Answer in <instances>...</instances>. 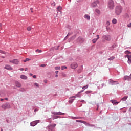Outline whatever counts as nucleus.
<instances>
[{
	"mask_svg": "<svg viewBox=\"0 0 131 131\" xmlns=\"http://www.w3.org/2000/svg\"><path fill=\"white\" fill-rule=\"evenodd\" d=\"M122 10H123L122 6L120 5H118L116 6L115 8V13L116 15L119 16V15H120L121 13H122Z\"/></svg>",
	"mask_w": 131,
	"mask_h": 131,
	"instance_id": "nucleus-1",
	"label": "nucleus"
},
{
	"mask_svg": "<svg viewBox=\"0 0 131 131\" xmlns=\"http://www.w3.org/2000/svg\"><path fill=\"white\" fill-rule=\"evenodd\" d=\"M110 40H111V36L110 35L102 36V41H110Z\"/></svg>",
	"mask_w": 131,
	"mask_h": 131,
	"instance_id": "nucleus-2",
	"label": "nucleus"
},
{
	"mask_svg": "<svg viewBox=\"0 0 131 131\" xmlns=\"http://www.w3.org/2000/svg\"><path fill=\"white\" fill-rule=\"evenodd\" d=\"M108 7L111 10L113 9L114 8V2H113L112 0H110L108 3Z\"/></svg>",
	"mask_w": 131,
	"mask_h": 131,
	"instance_id": "nucleus-3",
	"label": "nucleus"
},
{
	"mask_svg": "<svg viewBox=\"0 0 131 131\" xmlns=\"http://www.w3.org/2000/svg\"><path fill=\"white\" fill-rule=\"evenodd\" d=\"M125 54L126 55L125 57L128 58V61H131V52L127 50L125 51Z\"/></svg>",
	"mask_w": 131,
	"mask_h": 131,
	"instance_id": "nucleus-4",
	"label": "nucleus"
},
{
	"mask_svg": "<svg viewBox=\"0 0 131 131\" xmlns=\"http://www.w3.org/2000/svg\"><path fill=\"white\" fill-rule=\"evenodd\" d=\"M2 108L4 110L10 109V108H11V105L9 103H6L2 105Z\"/></svg>",
	"mask_w": 131,
	"mask_h": 131,
	"instance_id": "nucleus-5",
	"label": "nucleus"
},
{
	"mask_svg": "<svg viewBox=\"0 0 131 131\" xmlns=\"http://www.w3.org/2000/svg\"><path fill=\"white\" fill-rule=\"evenodd\" d=\"M78 67V65L76 62H74L72 64H71V68H72V69H75L77 68Z\"/></svg>",
	"mask_w": 131,
	"mask_h": 131,
	"instance_id": "nucleus-6",
	"label": "nucleus"
},
{
	"mask_svg": "<svg viewBox=\"0 0 131 131\" xmlns=\"http://www.w3.org/2000/svg\"><path fill=\"white\" fill-rule=\"evenodd\" d=\"M10 63H12L13 64H15L18 65L19 64V60L18 59H14L13 60H9Z\"/></svg>",
	"mask_w": 131,
	"mask_h": 131,
	"instance_id": "nucleus-7",
	"label": "nucleus"
},
{
	"mask_svg": "<svg viewBox=\"0 0 131 131\" xmlns=\"http://www.w3.org/2000/svg\"><path fill=\"white\" fill-rule=\"evenodd\" d=\"M52 114H54V115H64V114H65V113H61V112H52Z\"/></svg>",
	"mask_w": 131,
	"mask_h": 131,
	"instance_id": "nucleus-8",
	"label": "nucleus"
},
{
	"mask_svg": "<svg viewBox=\"0 0 131 131\" xmlns=\"http://www.w3.org/2000/svg\"><path fill=\"white\" fill-rule=\"evenodd\" d=\"M38 122H39V121H33V122H31L30 125H31V126H35V125H36V124H37L38 123Z\"/></svg>",
	"mask_w": 131,
	"mask_h": 131,
	"instance_id": "nucleus-9",
	"label": "nucleus"
},
{
	"mask_svg": "<svg viewBox=\"0 0 131 131\" xmlns=\"http://www.w3.org/2000/svg\"><path fill=\"white\" fill-rule=\"evenodd\" d=\"M98 4H99V1H95L93 3H92L91 4V6L93 7V8H95V7H97Z\"/></svg>",
	"mask_w": 131,
	"mask_h": 131,
	"instance_id": "nucleus-10",
	"label": "nucleus"
},
{
	"mask_svg": "<svg viewBox=\"0 0 131 131\" xmlns=\"http://www.w3.org/2000/svg\"><path fill=\"white\" fill-rule=\"evenodd\" d=\"M5 69H7V70H13V68L11 67V66L7 64L5 67Z\"/></svg>",
	"mask_w": 131,
	"mask_h": 131,
	"instance_id": "nucleus-11",
	"label": "nucleus"
},
{
	"mask_svg": "<svg viewBox=\"0 0 131 131\" xmlns=\"http://www.w3.org/2000/svg\"><path fill=\"white\" fill-rule=\"evenodd\" d=\"M84 18H85V19H86L87 20H90V19H91V17H90V15L88 14H85L84 16Z\"/></svg>",
	"mask_w": 131,
	"mask_h": 131,
	"instance_id": "nucleus-12",
	"label": "nucleus"
},
{
	"mask_svg": "<svg viewBox=\"0 0 131 131\" xmlns=\"http://www.w3.org/2000/svg\"><path fill=\"white\" fill-rule=\"evenodd\" d=\"M20 78H21V79H25V80L27 79V76H26L24 75H20Z\"/></svg>",
	"mask_w": 131,
	"mask_h": 131,
	"instance_id": "nucleus-13",
	"label": "nucleus"
},
{
	"mask_svg": "<svg viewBox=\"0 0 131 131\" xmlns=\"http://www.w3.org/2000/svg\"><path fill=\"white\" fill-rule=\"evenodd\" d=\"M80 95H79V93H78L77 95H76L75 96H72L71 98L72 99L73 98H80Z\"/></svg>",
	"mask_w": 131,
	"mask_h": 131,
	"instance_id": "nucleus-14",
	"label": "nucleus"
},
{
	"mask_svg": "<svg viewBox=\"0 0 131 131\" xmlns=\"http://www.w3.org/2000/svg\"><path fill=\"white\" fill-rule=\"evenodd\" d=\"M16 86L17 88H21V83L19 82H15Z\"/></svg>",
	"mask_w": 131,
	"mask_h": 131,
	"instance_id": "nucleus-15",
	"label": "nucleus"
},
{
	"mask_svg": "<svg viewBox=\"0 0 131 131\" xmlns=\"http://www.w3.org/2000/svg\"><path fill=\"white\" fill-rule=\"evenodd\" d=\"M128 98V97L125 96V97H124L123 98H122L121 101H126V100H127Z\"/></svg>",
	"mask_w": 131,
	"mask_h": 131,
	"instance_id": "nucleus-16",
	"label": "nucleus"
},
{
	"mask_svg": "<svg viewBox=\"0 0 131 131\" xmlns=\"http://www.w3.org/2000/svg\"><path fill=\"white\" fill-rule=\"evenodd\" d=\"M111 102L112 103V104H113L114 105H115V104H118L119 102H116V100H111Z\"/></svg>",
	"mask_w": 131,
	"mask_h": 131,
	"instance_id": "nucleus-17",
	"label": "nucleus"
},
{
	"mask_svg": "<svg viewBox=\"0 0 131 131\" xmlns=\"http://www.w3.org/2000/svg\"><path fill=\"white\" fill-rule=\"evenodd\" d=\"M108 81H109V84H111L112 85H113L114 81H113L112 79H110Z\"/></svg>",
	"mask_w": 131,
	"mask_h": 131,
	"instance_id": "nucleus-18",
	"label": "nucleus"
},
{
	"mask_svg": "<svg viewBox=\"0 0 131 131\" xmlns=\"http://www.w3.org/2000/svg\"><path fill=\"white\" fill-rule=\"evenodd\" d=\"M112 23L113 24H116V23H117V20H116V19L114 18L112 20Z\"/></svg>",
	"mask_w": 131,
	"mask_h": 131,
	"instance_id": "nucleus-19",
	"label": "nucleus"
},
{
	"mask_svg": "<svg viewBox=\"0 0 131 131\" xmlns=\"http://www.w3.org/2000/svg\"><path fill=\"white\" fill-rule=\"evenodd\" d=\"M95 12H96V13H97V14H98V15H100V14L101 13V11H100V10L99 9H96Z\"/></svg>",
	"mask_w": 131,
	"mask_h": 131,
	"instance_id": "nucleus-20",
	"label": "nucleus"
},
{
	"mask_svg": "<svg viewBox=\"0 0 131 131\" xmlns=\"http://www.w3.org/2000/svg\"><path fill=\"white\" fill-rule=\"evenodd\" d=\"M115 57L114 56H112L111 58H108L109 61H113V60H114Z\"/></svg>",
	"mask_w": 131,
	"mask_h": 131,
	"instance_id": "nucleus-21",
	"label": "nucleus"
},
{
	"mask_svg": "<svg viewBox=\"0 0 131 131\" xmlns=\"http://www.w3.org/2000/svg\"><path fill=\"white\" fill-rule=\"evenodd\" d=\"M97 40H98V39H93L92 40V42L93 43H96V42H97Z\"/></svg>",
	"mask_w": 131,
	"mask_h": 131,
	"instance_id": "nucleus-22",
	"label": "nucleus"
},
{
	"mask_svg": "<svg viewBox=\"0 0 131 131\" xmlns=\"http://www.w3.org/2000/svg\"><path fill=\"white\" fill-rule=\"evenodd\" d=\"M55 70H60V69H61V67H55Z\"/></svg>",
	"mask_w": 131,
	"mask_h": 131,
	"instance_id": "nucleus-23",
	"label": "nucleus"
},
{
	"mask_svg": "<svg viewBox=\"0 0 131 131\" xmlns=\"http://www.w3.org/2000/svg\"><path fill=\"white\" fill-rule=\"evenodd\" d=\"M67 69V67L66 66H62L61 67V70H64V69Z\"/></svg>",
	"mask_w": 131,
	"mask_h": 131,
	"instance_id": "nucleus-24",
	"label": "nucleus"
},
{
	"mask_svg": "<svg viewBox=\"0 0 131 131\" xmlns=\"http://www.w3.org/2000/svg\"><path fill=\"white\" fill-rule=\"evenodd\" d=\"M74 100H75V99H72L71 98V99L69 100V103H70L71 104H72Z\"/></svg>",
	"mask_w": 131,
	"mask_h": 131,
	"instance_id": "nucleus-25",
	"label": "nucleus"
},
{
	"mask_svg": "<svg viewBox=\"0 0 131 131\" xmlns=\"http://www.w3.org/2000/svg\"><path fill=\"white\" fill-rule=\"evenodd\" d=\"M83 123H84V124H85V125H86V126H90V124L85 122V121L83 122Z\"/></svg>",
	"mask_w": 131,
	"mask_h": 131,
	"instance_id": "nucleus-26",
	"label": "nucleus"
},
{
	"mask_svg": "<svg viewBox=\"0 0 131 131\" xmlns=\"http://www.w3.org/2000/svg\"><path fill=\"white\" fill-rule=\"evenodd\" d=\"M125 18H127V19H128V18H129V15H128V14H127V13H126L125 14Z\"/></svg>",
	"mask_w": 131,
	"mask_h": 131,
	"instance_id": "nucleus-27",
	"label": "nucleus"
},
{
	"mask_svg": "<svg viewBox=\"0 0 131 131\" xmlns=\"http://www.w3.org/2000/svg\"><path fill=\"white\" fill-rule=\"evenodd\" d=\"M57 9L58 10V11H59L60 12V10H62V7L61 6H58L57 8Z\"/></svg>",
	"mask_w": 131,
	"mask_h": 131,
	"instance_id": "nucleus-28",
	"label": "nucleus"
},
{
	"mask_svg": "<svg viewBox=\"0 0 131 131\" xmlns=\"http://www.w3.org/2000/svg\"><path fill=\"white\" fill-rule=\"evenodd\" d=\"M28 61H30V59H29V58H26L25 60H24V62L26 63V62H28Z\"/></svg>",
	"mask_w": 131,
	"mask_h": 131,
	"instance_id": "nucleus-29",
	"label": "nucleus"
},
{
	"mask_svg": "<svg viewBox=\"0 0 131 131\" xmlns=\"http://www.w3.org/2000/svg\"><path fill=\"white\" fill-rule=\"evenodd\" d=\"M118 82H117V81H114V83H113V85H116V84H118Z\"/></svg>",
	"mask_w": 131,
	"mask_h": 131,
	"instance_id": "nucleus-30",
	"label": "nucleus"
},
{
	"mask_svg": "<svg viewBox=\"0 0 131 131\" xmlns=\"http://www.w3.org/2000/svg\"><path fill=\"white\" fill-rule=\"evenodd\" d=\"M27 29L28 31H30L31 30V27H28Z\"/></svg>",
	"mask_w": 131,
	"mask_h": 131,
	"instance_id": "nucleus-31",
	"label": "nucleus"
},
{
	"mask_svg": "<svg viewBox=\"0 0 131 131\" xmlns=\"http://www.w3.org/2000/svg\"><path fill=\"white\" fill-rule=\"evenodd\" d=\"M53 119L54 120V119H57V118H58V116H53Z\"/></svg>",
	"mask_w": 131,
	"mask_h": 131,
	"instance_id": "nucleus-32",
	"label": "nucleus"
},
{
	"mask_svg": "<svg viewBox=\"0 0 131 131\" xmlns=\"http://www.w3.org/2000/svg\"><path fill=\"white\" fill-rule=\"evenodd\" d=\"M91 91H86L85 94H91Z\"/></svg>",
	"mask_w": 131,
	"mask_h": 131,
	"instance_id": "nucleus-33",
	"label": "nucleus"
},
{
	"mask_svg": "<svg viewBox=\"0 0 131 131\" xmlns=\"http://www.w3.org/2000/svg\"><path fill=\"white\" fill-rule=\"evenodd\" d=\"M77 122H81L82 123H83L84 121L81 120H76Z\"/></svg>",
	"mask_w": 131,
	"mask_h": 131,
	"instance_id": "nucleus-34",
	"label": "nucleus"
},
{
	"mask_svg": "<svg viewBox=\"0 0 131 131\" xmlns=\"http://www.w3.org/2000/svg\"><path fill=\"white\" fill-rule=\"evenodd\" d=\"M36 52H38L39 53H41V52H42V51H41V50H38V49H37L36 50Z\"/></svg>",
	"mask_w": 131,
	"mask_h": 131,
	"instance_id": "nucleus-35",
	"label": "nucleus"
},
{
	"mask_svg": "<svg viewBox=\"0 0 131 131\" xmlns=\"http://www.w3.org/2000/svg\"><path fill=\"white\" fill-rule=\"evenodd\" d=\"M88 88H89V85H86V86H84L82 88V89H88Z\"/></svg>",
	"mask_w": 131,
	"mask_h": 131,
	"instance_id": "nucleus-36",
	"label": "nucleus"
},
{
	"mask_svg": "<svg viewBox=\"0 0 131 131\" xmlns=\"http://www.w3.org/2000/svg\"><path fill=\"white\" fill-rule=\"evenodd\" d=\"M0 53H1V54H6V52H5L2 50H0Z\"/></svg>",
	"mask_w": 131,
	"mask_h": 131,
	"instance_id": "nucleus-37",
	"label": "nucleus"
},
{
	"mask_svg": "<svg viewBox=\"0 0 131 131\" xmlns=\"http://www.w3.org/2000/svg\"><path fill=\"white\" fill-rule=\"evenodd\" d=\"M106 24V25H107V26H109V25H110V22L107 21Z\"/></svg>",
	"mask_w": 131,
	"mask_h": 131,
	"instance_id": "nucleus-38",
	"label": "nucleus"
},
{
	"mask_svg": "<svg viewBox=\"0 0 131 131\" xmlns=\"http://www.w3.org/2000/svg\"><path fill=\"white\" fill-rule=\"evenodd\" d=\"M34 85H35L36 86H37V88H38V86H39L38 85V84H37V83H34Z\"/></svg>",
	"mask_w": 131,
	"mask_h": 131,
	"instance_id": "nucleus-39",
	"label": "nucleus"
},
{
	"mask_svg": "<svg viewBox=\"0 0 131 131\" xmlns=\"http://www.w3.org/2000/svg\"><path fill=\"white\" fill-rule=\"evenodd\" d=\"M127 27H129V28L131 27V23L127 25Z\"/></svg>",
	"mask_w": 131,
	"mask_h": 131,
	"instance_id": "nucleus-40",
	"label": "nucleus"
},
{
	"mask_svg": "<svg viewBox=\"0 0 131 131\" xmlns=\"http://www.w3.org/2000/svg\"><path fill=\"white\" fill-rule=\"evenodd\" d=\"M74 38H75V36H74L72 37L71 38V39H72V40H73V39H74Z\"/></svg>",
	"mask_w": 131,
	"mask_h": 131,
	"instance_id": "nucleus-41",
	"label": "nucleus"
},
{
	"mask_svg": "<svg viewBox=\"0 0 131 131\" xmlns=\"http://www.w3.org/2000/svg\"><path fill=\"white\" fill-rule=\"evenodd\" d=\"M96 37H97V38H96V39H99V38H100V36L99 35H97Z\"/></svg>",
	"mask_w": 131,
	"mask_h": 131,
	"instance_id": "nucleus-42",
	"label": "nucleus"
},
{
	"mask_svg": "<svg viewBox=\"0 0 131 131\" xmlns=\"http://www.w3.org/2000/svg\"><path fill=\"white\" fill-rule=\"evenodd\" d=\"M56 124H52L51 125V126H52V127H55V126H56Z\"/></svg>",
	"mask_w": 131,
	"mask_h": 131,
	"instance_id": "nucleus-43",
	"label": "nucleus"
},
{
	"mask_svg": "<svg viewBox=\"0 0 131 131\" xmlns=\"http://www.w3.org/2000/svg\"><path fill=\"white\" fill-rule=\"evenodd\" d=\"M41 67H46V64H41Z\"/></svg>",
	"mask_w": 131,
	"mask_h": 131,
	"instance_id": "nucleus-44",
	"label": "nucleus"
},
{
	"mask_svg": "<svg viewBox=\"0 0 131 131\" xmlns=\"http://www.w3.org/2000/svg\"><path fill=\"white\" fill-rule=\"evenodd\" d=\"M33 8H30V10H31V13H32L33 12Z\"/></svg>",
	"mask_w": 131,
	"mask_h": 131,
	"instance_id": "nucleus-45",
	"label": "nucleus"
},
{
	"mask_svg": "<svg viewBox=\"0 0 131 131\" xmlns=\"http://www.w3.org/2000/svg\"><path fill=\"white\" fill-rule=\"evenodd\" d=\"M62 76H63V77H66V74H62Z\"/></svg>",
	"mask_w": 131,
	"mask_h": 131,
	"instance_id": "nucleus-46",
	"label": "nucleus"
},
{
	"mask_svg": "<svg viewBox=\"0 0 131 131\" xmlns=\"http://www.w3.org/2000/svg\"><path fill=\"white\" fill-rule=\"evenodd\" d=\"M20 71H23V70H24V69H23V68H20Z\"/></svg>",
	"mask_w": 131,
	"mask_h": 131,
	"instance_id": "nucleus-47",
	"label": "nucleus"
},
{
	"mask_svg": "<svg viewBox=\"0 0 131 131\" xmlns=\"http://www.w3.org/2000/svg\"><path fill=\"white\" fill-rule=\"evenodd\" d=\"M36 111H38V109H35L34 110V112H36Z\"/></svg>",
	"mask_w": 131,
	"mask_h": 131,
	"instance_id": "nucleus-48",
	"label": "nucleus"
},
{
	"mask_svg": "<svg viewBox=\"0 0 131 131\" xmlns=\"http://www.w3.org/2000/svg\"><path fill=\"white\" fill-rule=\"evenodd\" d=\"M33 78H36V75L33 76Z\"/></svg>",
	"mask_w": 131,
	"mask_h": 131,
	"instance_id": "nucleus-49",
	"label": "nucleus"
},
{
	"mask_svg": "<svg viewBox=\"0 0 131 131\" xmlns=\"http://www.w3.org/2000/svg\"><path fill=\"white\" fill-rule=\"evenodd\" d=\"M84 90H82L81 91H80L79 92H78V94H80V93H82V92H83Z\"/></svg>",
	"mask_w": 131,
	"mask_h": 131,
	"instance_id": "nucleus-50",
	"label": "nucleus"
},
{
	"mask_svg": "<svg viewBox=\"0 0 131 131\" xmlns=\"http://www.w3.org/2000/svg\"><path fill=\"white\" fill-rule=\"evenodd\" d=\"M25 71H27V70H28V69L27 68H26L25 69Z\"/></svg>",
	"mask_w": 131,
	"mask_h": 131,
	"instance_id": "nucleus-51",
	"label": "nucleus"
},
{
	"mask_svg": "<svg viewBox=\"0 0 131 131\" xmlns=\"http://www.w3.org/2000/svg\"><path fill=\"white\" fill-rule=\"evenodd\" d=\"M59 73V71H55V73L56 74H58V73Z\"/></svg>",
	"mask_w": 131,
	"mask_h": 131,
	"instance_id": "nucleus-52",
	"label": "nucleus"
},
{
	"mask_svg": "<svg viewBox=\"0 0 131 131\" xmlns=\"http://www.w3.org/2000/svg\"><path fill=\"white\" fill-rule=\"evenodd\" d=\"M5 100H6V101H8V98H5Z\"/></svg>",
	"mask_w": 131,
	"mask_h": 131,
	"instance_id": "nucleus-53",
	"label": "nucleus"
},
{
	"mask_svg": "<svg viewBox=\"0 0 131 131\" xmlns=\"http://www.w3.org/2000/svg\"><path fill=\"white\" fill-rule=\"evenodd\" d=\"M30 75L31 76H32L33 75V74H32V73H30Z\"/></svg>",
	"mask_w": 131,
	"mask_h": 131,
	"instance_id": "nucleus-54",
	"label": "nucleus"
},
{
	"mask_svg": "<svg viewBox=\"0 0 131 131\" xmlns=\"http://www.w3.org/2000/svg\"><path fill=\"white\" fill-rule=\"evenodd\" d=\"M1 102H3V101H4V99H1Z\"/></svg>",
	"mask_w": 131,
	"mask_h": 131,
	"instance_id": "nucleus-55",
	"label": "nucleus"
},
{
	"mask_svg": "<svg viewBox=\"0 0 131 131\" xmlns=\"http://www.w3.org/2000/svg\"><path fill=\"white\" fill-rule=\"evenodd\" d=\"M67 36H69V34H68L66 37H67Z\"/></svg>",
	"mask_w": 131,
	"mask_h": 131,
	"instance_id": "nucleus-56",
	"label": "nucleus"
},
{
	"mask_svg": "<svg viewBox=\"0 0 131 131\" xmlns=\"http://www.w3.org/2000/svg\"><path fill=\"white\" fill-rule=\"evenodd\" d=\"M55 77H58V75H55Z\"/></svg>",
	"mask_w": 131,
	"mask_h": 131,
	"instance_id": "nucleus-57",
	"label": "nucleus"
},
{
	"mask_svg": "<svg viewBox=\"0 0 131 131\" xmlns=\"http://www.w3.org/2000/svg\"><path fill=\"white\" fill-rule=\"evenodd\" d=\"M66 39H67V38L66 37V38H64V40H66Z\"/></svg>",
	"mask_w": 131,
	"mask_h": 131,
	"instance_id": "nucleus-58",
	"label": "nucleus"
},
{
	"mask_svg": "<svg viewBox=\"0 0 131 131\" xmlns=\"http://www.w3.org/2000/svg\"><path fill=\"white\" fill-rule=\"evenodd\" d=\"M54 6H56V4L54 3Z\"/></svg>",
	"mask_w": 131,
	"mask_h": 131,
	"instance_id": "nucleus-59",
	"label": "nucleus"
},
{
	"mask_svg": "<svg viewBox=\"0 0 131 131\" xmlns=\"http://www.w3.org/2000/svg\"><path fill=\"white\" fill-rule=\"evenodd\" d=\"M7 122H9V121H8V120H6Z\"/></svg>",
	"mask_w": 131,
	"mask_h": 131,
	"instance_id": "nucleus-60",
	"label": "nucleus"
},
{
	"mask_svg": "<svg viewBox=\"0 0 131 131\" xmlns=\"http://www.w3.org/2000/svg\"><path fill=\"white\" fill-rule=\"evenodd\" d=\"M1 131H3V129H1Z\"/></svg>",
	"mask_w": 131,
	"mask_h": 131,
	"instance_id": "nucleus-61",
	"label": "nucleus"
},
{
	"mask_svg": "<svg viewBox=\"0 0 131 131\" xmlns=\"http://www.w3.org/2000/svg\"><path fill=\"white\" fill-rule=\"evenodd\" d=\"M60 46H58V49L59 48Z\"/></svg>",
	"mask_w": 131,
	"mask_h": 131,
	"instance_id": "nucleus-62",
	"label": "nucleus"
},
{
	"mask_svg": "<svg viewBox=\"0 0 131 131\" xmlns=\"http://www.w3.org/2000/svg\"><path fill=\"white\" fill-rule=\"evenodd\" d=\"M3 58H5L4 57H3Z\"/></svg>",
	"mask_w": 131,
	"mask_h": 131,
	"instance_id": "nucleus-63",
	"label": "nucleus"
}]
</instances>
